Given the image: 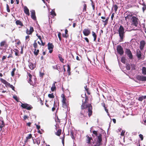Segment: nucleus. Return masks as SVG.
<instances>
[{
    "label": "nucleus",
    "instance_id": "nucleus-3",
    "mask_svg": "<svg viewBox=\"0 0 146 146\" xmlns=\"http://www.w3.org/2000/svg\"><path fill=\"white\" fill-rule=\"evenodd\" d=\"M118 32L120 37V40L121 41H122L123 39L125 37L124 29L122 26H120L118 29Z\"/></svg>",
    "mask_w": 146,
    "mask_h": 146
},
{
    "label": "nucleus",
    "instance_id": "nucleus-17",
    "mask_svg": "<svg viewBox=\"0 0 146 146\" xmlns=\"http://www.w3.org/2000/svg\"><path fill=\"white\" fill-rule=\"evenodd\" d=\"M33 138L32 137V135L31 134H29L27 137H26L25 140V143H27L29 141V140L31 139V138Z\"/></svg>",
    "mask_w": 146,
    "mask_h": 146
},
{
    "label": "nucleus",
    "instance_id": "nucleus-48",
    "mask_svg": "<svg viewBox=\"0 0 146 146\" xmlns=\"http://www.w3.org/2000/svg\"><path fill=\"white\" fill-rule=\"evenodd\" d=\"M29 117L26 115H24V117H23V119H24V120H25L26 119H27Z\"/></svg>",
    "mask_w": 146,
    "mask_h": 146
},
{
    "label": "nucleus",
    "instance_id": "nucleus-53",
    "mask_svg": "<svg viewBox=\"0 0 146 146\" xmlns=\"http://www.w3.org/2000/svg\"><path fill=\"white\" fill-rule=\"evenodd\" d=\"M19 53V51L17 50H16V51L15 52V54L16 56H17Z\"/></svg>",
    "mask_w": 146,
    "mask_h": 146
},
{
    "label": "nucleus",
    "instance_id": "nucleus-2",
    "mask_svg": "<svg viewBox=\"0 0 146 146\" xmlns=\"http://www.w3.org/2000/svg\"><path fill=\"white\" fill-rule=\"evenodd\" d=\"M81 109L82 110L80 113V117H82L84 115V113L85 111V110L87 109L88 110V115L90 117L92 113V107L90 104L86 105L85 103H83L81 106Z\"/></svg>",
    "mask_w": 146,
    "mask_h": 146
},
{
    "label": "nucleus",
    "instance_id": "nucleus-14",
    "mask_svg": "<svg viewBox=\"0 0 146 146\" xmlns=\"http://www.w3.org/2000/svg\"><path fill=\"white\" fill-rule=\"evenodd\" d=\"M31 16L33 20H35L36 19V17L35 16V10H32L31 11Z\"/></svg>",
    "mask_w": 146,
    "mask_h": 146
},
{
    "label": "nucleus",
    "instance_id": "nucleus-9",
    "mask_svg": "<svg viewBox=\"0 0 146 146\" xmlns=\"http://www.w3.org/2000/svg\"><path fill=\"white\" fill-rule=\"evenodd\" d=\"M21 106L23 108L26 109L28 110H30L32 108V107L31 106L26 104H22Z\"/></svg>",
    "mask_w": 146,
    "mask_h": 146
},
{
    "label": "nucleus",
    "instance_id": "nucleus-43",
    "mask_svg": "<svg viewBox=\"0 0 146 146\" xmlns=\"http://www.w3.org/2000/svg\"><path fill=\"white\" fill-rule=\"evenodd\" d=\"M86 4H84V8L83 9V11H86Z\"/></svg>",
    "mask_w": 146,
    "mask_h": 146
},
{
    "label": "nucleus",
    "instance_id": "nucleus-22",
    "mask_svg": "<svg viewBox=\"0 0 146 146\" xmlns=\"http://www.w3.org/2000/svg\"><path fill=\"white\" fill-rule=\"evenodd\" d=\"M32 139L33 141V143L34 144L36 143L37 145H39L40 143V140L39 139H37L35 141H34L33 138H32Z\"/></svg>",
    "mask_w": 146,
    "mask_h": 146
},
{
    "label": "nucleus",
    "instance_id": "nucleus-18",
    "mask_svg": "<svg viewBox=\"0 0 146 146\" xmlns=\"http://www.w3.org/2000/svg\"><path fill=\"white\" fill-rule=\"evenodd\" d=\"M0 80L1 82L2 83L5 84L6 86H7L8 85H9V83L7 82L5 80L3 79L2 78H1Z\"/></svg>",
    "mask_w": 146,
    "mask_h": 146
},
{
    "label": "nucleus",
    "instance_id": "nucleus-32",
    "mask_svg": "<svg viewBox=\"0 0 146 146\" xmlns=\"http://www.w3.org/2000/svg\"><path fill=\"white\" fill-rule=\"evenodd\" d=\"M39 52V50L38 49L37 50H36V49H35L34 50V54L36 56H37Z\"/></svg>",
    "mask_w": 146,
    "mask_h": 146
},
{
    "label": "nucleus",
    "instance_id": "nucleus-45",
    "mask_svg": "<svg viewBox=\"0 0 146 146\" xmlns=\"http://www.w3.org/2000/svg\"><path fill=\"white\" fill-rule=\"evenodd\" d=\"M7 86L10 87L13 90H14V87L12 85L10 84L9 83V85H8Z\"/></svg>",
    "mask_w": 146,
    "mask_h": 146
},
{
    "label": "nucleus",
    "instance_id": "nucleus-42",
    "mask_svg": "<svg viewBox=\"0 0 146 146\" xmlns=\"http://www.w3.org/2000/svg\"><path fill=\"white\" fill-rule=\"evenodd\" d=\"M67 66H68V69H67V71L69 73V75L70 74V66H69V65H68Z\"/></svg>",
    "mask_w": 146,
    "mask_h": 146
},
{
    "label": "nucleus",
    "instance_id": "nucleus-49",
    "mask_svg": "<svg viewBox=\"0 0 146 146\" xmlns=\"http://www.w3.org/2000/svg\"><path fill=\"white\" fill-rule=\"evenodd\" d=\"M139 137L141 138V140L143 139V135L141 134H140L139 135Z\"/></svg>",
    "mask_w": 146,
    "mask_h": 146
},
{
    "label": "nucleus",
    "instance_id": "nucleus-64",
    "mask_svg": "<svg viewBox=\"0 0 146 146\" xmlns=\"http://www.w3.org/2000/svg\"><path fill=\"white\" fill-rule=\"evenodd\" d=\"M31 124V123L29 122L27 123V125L29 126H30Z\"/></svg>",
    "mask_w": 146,
    "mask_h": 146
},
{
    "label": "nucleus",
    "instance_id": "nucleus-30",
    "mask_svg": "<svg viewBox=\"0 0 146 146\" xmlns=\"http://www.w3.org/2000/svg\"><path fill=\"white\" fill-rule=\"evenodd\" d=\"M52 67L53 69H56L59 71V72H60V70H59V69H60V66H59L56 65L54 66H53Z\"/></svg>",
    "mask_w": 146,
    "mask_h": 146
},
{
    "label": "nucleus",
    "instance_id": "nucleus-57",
    "mask_svg": "<svg viewBox=\"0 0 146 146\" xmlns=\"http://www.w3.org/2000/svg\"><path fill=\"white\" fill-rule=\"evenodd\" d=\"M85 40H86V41L88 42V43L89 42V40L88 38L87 37H85L84 38Z\"/></svg>",
    "mask_w": 146,
    "mask_h": 146
},
{
    "label": "nucleus",
    "instance_id": "nucleus-62",
    "mask_svg": "<svg viewBox=\"0 0 146 146\" xmlns=\"http://www.w3.org/2000/svg\"><path fill=\"white\" fill-rule=\"evenodd\" d=\"M84 88L85 89V90L87 91L88 90V89L87 88V86L86 85L85 86H84Z\"/></svg>",
    "mask_w": 146,
    "mask_h": 146
},
{
    "label": "nucleus",
    "instance_id": "nucleus-11",
    "mask_svg": "<svg viewBox=\"0 0 146 146\" xmlns=\"http://www.w3.org/2000/svg\"><path fill=\"white\" fill-rule=\"evenodd\" d=\"M125 52L127 55L129 57V58L131 59L133 58V56L131 51L129 49H126Z\"/></svg>",
    "mask_w": 146,
    "mask_h": 146
},
{
    "label": "nucleus",
    "instance_id": "nucleus-60",
    "mask_svg": "<svg viewBox=\"0 0 146 146\" xmlns=\"http://www.w3.org/2000/svg\"><path fill=\"white\" fill-rule=\"evenodd\" d=\"M38 38L40 40L41 42H42V40H41V37L40 36H38Z\"/></svg>",
    "mask_w": 146,
    "mask_h": 146
},
{
    "label": "nucleus",
    "instance_id": "nucleus-27",
    "mask_svg": "<svg viewBox=\"0 0 146 146\" xmlns=\"http://www.w3.org/2000/svg\"><path fill=\"white\" fill-rule=\"evenodd\" d=\"M146 99V96H141L139 98L138 100L139 101H142L143 99Z\"/></svg>",
    "mask_w": 146,
    "mask_h": 146
},
{
    "label": "nucleus",
    "instance_id": "nucleus-34",
    "mask_svg": "<svg viewBox=\"0 0 146 146\" xmlns=\"http://www.w3.org/2000/svg\"><path fill=\"white\" fill-rule=\"evenodd\" d=\"M125 57H123L122 58H121V62L123 63H125Z\"/></svg>",
    "mask_w": 146,
    "mask_h": 146
},
{
    "label": "nucleus",
    "instance_id": "nucleus-24",
    "mask_svg": "<svg viewBox=\"0 0 146 146\" xmlns=\"http://www.w3.org/2000/svg\"><path fill=\"white\" fill-rule=\"evenodd\" d=\"M6 45V42L5 41L1 42L0 43V46L1 47H5Z\"/></svg>",
    "mask_w": 146,
    "mask_h": 146
},
{
    "label": "nucleus",
    "instance_id": "nucleus-44",
    "mask_svg": "<svg viewBox=\"0 0 146 146\" xmlns=\"http://www.w3.org/2000/svg\"><path fill=\"white\" fill-rule=\"evenodd\" d=\"M113 8L115 10V11L116 12L118 9V7L116 5H115L113 6Z\"/></svg>",
    "mask_w": 146,
    "mask_h": 146
},
{
    "label": "nucleus",
    "instance_id": "nucleus-8",
    "mask_svg": "<svg viewBox=\"0 0 146 146\" xmlns=\"http://www.w3.org/2000/svg\"><path fill=\"white\" fill-rule=\"evenodd\" d=\"M84 35L86 36L90 35L91 33L90 30L89 28H86L84 29L83 31Z\"/></svg>",
    "mask_w": 146,
    "mask_h": 146
},
{
    "label": "nucleus",
    "instance_id": "nucleus-52",
    "mask_svg": "<svg viewBox=\"0 0 146 146\" xmlns=\"http://www.w3.org/2000/svg\"><path fill=\"white\" fill-rule=\"evenodd\" d=\"M29 36L27 35V36H26L25 37L26 40H27V41H29Z\"/></svg>",
    "mask_w": 146,
    "mask_h": 146
},
{
    "label": "nucleus",
    "instance_id": "nucleus-28",
    "mask_svg": "<svg viewBox=\"0 0 146 146\" xmlns=\"http://www.w3.org/2000/svg\"><path fill=\"white\" fill-rule=\"evenodd\" d=\"M29 31L30 32L29 33H28L29 32H28V31H27V33H28V34L29 35L31 34L34 31V29L33 27H30Z\"/></svg>",
    "mask_w": 146,
    "mask_h": 146
},
{
    "label": "nucleus",
    "instance_id": "nucleus-21",
    "mask_svg": "<svg viewBox=\"0 0 146 146\" xmlns=\"http://www.w3.org/2000/svg\"><path fill=\"white\" fill-rule=\"evenodd\" d=\"M24 11L25 13L27 15L29 16L30 15V13L29 12V10L27 7L25 6L24 7Z\"/></svg>",
    "mask_w": 146,
    "mask_h": 146
},
{
    "label": "nucleus",
    "instance_id": "nucleus-29",
    "mask_svg": "<svg viewBox=\"0 0 146 146\" xmlns=\"http://www.w3.org/2000/svg\"><path fill=\"white\" fill-rule=\"evenodd\" d=\"M92 35L94 38V41H96V39L97 35L94 31H92Z\"/></svg>",
    "mask_w": 146,
    "mask_h": 146
},
{
    "label": "nucleus",
    "instance_id": "nucleus-19",
    "mask_svg": "<svg viewBox=\"0 0 146 146\" xmlns=\"http://www.w3.org/2000/svg\"><path fill=\"white\" fill-rule=\"evenodd\" d=\"M0 80L1 82L2 83L5 84L6 86H7L8 85H9V83L7 82L5 80L3 79L2 78H1Z\"/></svg>",
    "mask_w": 146,
    "mask_h": 146
},
{
    "label": "nucleus",
    "instance_id": "nucleus-6",
    "mask_svg": "<svg viewBox=\"0 0 146 146\" xmlns=\"http://www.w3.org/2000/svg\"><path fill=\"white\" fill-rule=\"evenodd\" d=\"M131 25L137 27L138 24V21L139 19L135 17H133L131 19Z\"/></svg>",
    "mask_w": 146,
    "mask_h": 146
},
{
    "label": "nucleus",
    "instance_id": "nucleus-56",
    "mask_svg": "<svg viewBox=\"0 0 146 146\" xmlns=\"http://www.w3.org/2000/svg\"><path fill=\"white\" fill-rule=\"evenodd\" d=\"M13 98L16 101H17V97L16 96H13Z\"/></svg>",
    "mask_w": 146,
    "mask_h": 146
},
{
    "label": "nucleus",
    "instance_id": "nucleus-33",
    "mask_svg": "<svg viewBox=\"0 0 146 146\" xmlns=\"http://www.w3.org/2000/svg\"><path fill=\"white\" fill-rule=\"evenodd\" d=\"M58 58H59L60 60L62 62H63L64 60V59L62 58L61 55L60 54H59L58 55Z\"/></svg>",
    "mask_w": 146,
    "mask_h": 146
},
{
    "label": "nucleus",
    "instance_id": "nucleus-61",
    "mask_svg": "<svg viewBox=\"0 0 146 146\" xmlns=\"http://www.w3.org/2000/svg\"><path fill=\"white\" fill-rule=\"evenodd\" d=\"M6 56H3L2 58V60H4V59H5L6 58Z\"/></svg>",
    "mask_w": 146,
    "mask_h": 146
},
{
    "label": "nucleus",
    "instance_id": "nucleus-23",
    "mask_svg": "<svg viewBox=\"0 0 146 146\" xmlns=\"http://www.w3.org/2000/svg\"><path fill=\"white\" fill-rule=\"evenodd\" d=\"M56 83V82H54V83L52 85V86L51 88V90L52 92L54 91L56 89V87H55V83Z\"/></svg>",
    "mask_w": 146,
    "mask_h": 146
},
{
    "label": "nucleus",
    "instance_id": "nucleus-5",
    "mask_svg": "<svg viewBox=\"0 0 146 146\" xmlns=\"http://www.w3.org/2000/svg\"><path fill=\"white\" fill-rule=\"evenodd\" d=\"M27 74L29 78L28 82L31 85H33L35 83L36 81L35 78H34L33 80L32 75L30 73H27Z\"/></svg>",
    "mask_w": 146,
    "mask_h": 146
},
{
    "label": "nucleus",
    "instance_id": "nucleus-7",
    "mask_svg": "<svg viewBox=\"0 0 146 146\" xmlns=\"http://www.w3.org/2000/svg\"><path fill=\"white\" fill-rule=\"evenodd\" d=\"M137 56L139 59H143L144 56L143 55H141V53L139 50H138L137 51Z\"/></svg>",
    "mask_w": 146,
    "mask_h": 146
},
{
    "label": "nucleus",
    "instance_id": "nucleus-58",
    "mask_svg": "<svg viewBox=\"0 0 146 146\" xmlns=\"http://www.w3.org/2000/svg\"><path fill=\"white\" fill-rule=\"evenodd\" d=\"M58 135L59 136L60 135V134H61V130H58Z\"/></svg>",
    "mask_w": 146,
    "mask_h": 146
},
{
    "label": "nucleus",
    "instance_id": "nucleus-63",
    "mask_svg": "<svg viewBox=\"0 0 146 146\" xmlns=\"http://www.w3.org/2000/svg\"><path fill=\"white\" fill-rule=\"evenodd\" d=\"M27 31H28V32H29L28 33H29L30 32V31L28 29H27L26 32V33L27 35H28V33H27Z\"/></svg>",
    "mask_w": 146,
    "mask_h": 146
},
{
    "label": "nucleus",
    "instance_id": "nucleus-12",
    "mask_svg": "<svg viewBox=\"0 0 146 146\" xmlns=\"http://www.w3.org/2000/svg\"><path fill=\"white\" fill-rule=\"evenodd\" d=\"M137 80L141 81H146V76L138 75L136 77Z\"/></svg>",
    "mask_w": 146,
    "mask_h": 146
},
{
    "label": "nucleus",
    "instance_id": "nucleus-20",
    "mask_svg": "<svg viewBox=\"0 0 146 146\" xmlns=\"http://www.w3.org/2000/svg\"><path fill=\"white\" fill-rule=\"evenodd\" d=\"M28 65L29 68L31 70L34 69L35 67V65L31 62H29Z\"/></svg>",
    "mask_w": 146,
    "mask_h": 146
},
{
    "label": "nucleus",
    "instance_id": "nucleus-55",
    "mask_svg": "<svg viewBox=\"0 0 146 146\" xmlns=\"http://www.w3.org/2000/svg\"><path fill=\"white\" fill-rule=\"evenodd\" d=\"M62 36L63 37L67 38L68 36L67 35V34H62Z\"/></svg>",
    "mask_w": 146,
    "mask_h": 146
},
{
    "label": "nucleus",
    "instance_id": "nucleus-1",
    "mask_svg": "<svg viewBox=\"0 0 146 146\" xmlns=\"http://www.w3.org/2000/svg\"><path fill=\"white\" fill-rule=\"evenodd\" d=\"M93 133L96 137L94 139V141L90 143V140L92 139V137H90L88 135H86L87 145L88 146H99L102 144V135L100 133L98 134L97 131H93Z\"/></svg>",
    "mask_w": 146,
    "mask_h": 146
},
{
    "label": "nucleus",
    "instance_id": "nucleus-47",
    "mask_svg": "<svg viewBox=\"0 0 146 146\" xmlns=\"http://www.w3.org/2000/svg\"><path fill=\"white\" fill-rule=\"evenodd\" d=\"M61 33H59L58 34V36L59 38V39L60 41L61 40Z\"/></svg>",
    "mask_w": 146,
    "mask_h": 146
},
{
    "label": "nucleus",
    "instance_id": "nucleus-25",
    "mask_svg": "<svg viewBox=\"0 0 146 146\" xmlns=\"http://www.w3.org/2000/svg\"><path fill=\"white\" fill-rule=\"evenodd\" d=\"M133 17H132L131 15L129 14L127 15V16L125 17V19L126 21H127V20H129L130 19H132Z\"/></svg>",
    "mask_w": 146,
    "mask_h": 146
},
{
    "label": "nucleus",
    "instance_id": "nucleus-16",
    "mask_svg": "<svg viewBox=\"0 0 146 146\" xmlns=\"http://www.w3.org/2000/svg\"><path fill=\"white\" fill-rule=\"evenodd\" d=\"M4 126V121L3 118L1 117H0V129H1Z\"/></svg>",
    "mask_w": 146,
    "mask_h": 146
},
{
    "label": "nucleus",
    "instance_id": "nucleus-26",
    "mask_svg": "<svg viewBox=\"0 0 146 146\" xmlns=\"http://www.w3.org/2000/svg\"><path fill=\"white\" fill-rule=\"evenodd\" d=\"M142 73L145 75H146V67H143L141 69Z\"/></svg>",
    "mask_w": 146,
    "mask_h": 146
},
{
    "label": "nucleus",
    "instance_id": "nucleus-59",
    "mask_svg": "<svg viewBox=\"0 0 146 146\" xmlns=\"http://www.w3.org/2000/svg\"><path fill=\"white\" fill-rule=\"evenodd\" d=\"M114 13H113L111 15V19H112V20H113V18L114 17Z\"/></svg>",
    "mask_w": 146,
    "mask_h": 146
},
{
    "label": "nucleus",
    "instance_id": "nucleus-46",
    "mask_svg": "<svg viewBox=\"0 0 146 146\" xmlns=\"http://www.w3.org/2000/svg\"><path fill=\"white\" fill-rule=\"evenodd\" d=\"M6 6L7 11L8 12H10L9 7L7 4Z\"/></svg>",
    "mask_w": 146,
    "mask_h": 146
},
{
    "label": "nucleus",
    "instance_id": "nucleus-51",
    "mask_svg": "<svg viewBox=\"0 0 146 146\" xmlns=\"http://www.w3.org/2000/svg\"><path fill=\"white\" fill-rule=\"evenodd\" d=\"M125 131L124 130H122L121 132V136H123L125 133Z\"/></svg>",
    "mask_w": 146,
    "mask_h": 146
},
{
    "label": "nucleus",
    "instance_id": "nucleus-15",
    "mask_svg": "<svg viewBox=\"0 0 146 146\" xmlns=\"http://www.w3.org/2000/svg\"><path fill=\"white\" fill-rule=\"evenodd\" d=\"M145 44V42L144 41L142 40L141 41L140 45V48L141 50H142Z\"/></svg>",
    "mask_w": 146,
    "mask_h": 146
},
{
    "label": "nucleus",
    "instance_id": "nucleus-10",
    "mask_svg": "<svg viewBox=\"0 0 146 146\" xmlns=\"http://www.w3.org/2000/svg\"><path fill=\"white\" fill-rule=\"evenodd\" d=\"M117 50L118 53L121 55L123 54L124 53V51L121 46H118L117 48Z\"/></svg>",
    "mask_w": 146,
    "mask_h": 146
},
{
    "label": "nucleus",
    "instance_id": "nucleus-13",
    "mask_svg": "<svg viewBox=\"0 0 146 146\" xmlns=\"http://www.w3.org/2000/svg\"><path fill=\"white\" fill-rule=\"evenodd\" d=\"M48 49L49 50V52L51 53L52 52L54 46L52 43L49 42L48 44Z\"/></svg>",
    "mask_w": 146,
    "mask_h": 146
},
{
    "label": "nucleus",
    "instance_id": "nucleus-39",
    "mask_svg": "<svg viewBox=\"0 0 146 146\" xmlns=\"http://www.w3.org/2000/svg\"><path fill=\"white\" fill-rule=\"evenodd\" d=\"M50 14L52 15L53 16H55L56 15V14L55 12L53 10H52V11L50 12Z\"/></svg>",
    "mask_w": 146,
    "mask_h": 146
},
{
    "label": "nucleus",
    "instance_id": "nucleus-4",
    "mask_svg": "<svg viewBox=\"0 0 146 146\" xmlns=\"http://www.w3.org/2000/svg\"><path fill=\"white\" fill-rule=\"evenodd\" d=\"M61 97L62 98V107L64 108H66L67 107L68 104L66 102L67 100L65 97V96L64 94H62L61 95Z\"/></svg>",
    "mask_w": 146,
    "mask_h": 146
},
{
    "label": "nucleus",
    "instance_id": "nucleus-41",
    "mask_svg": "<svg viewBox=\"0 0 146 146\" xmlns=\"http://www.w3.org/2000/svg\"><path fill=\"white\" fill-rule=\"evenodd\" d=\"M131 68L133 70H135L136 68V65L134 64H132L131 65Z\"/></svg>",
    "mask_w": 146,
    "mask_h": 146
},
{
    "label": "nucleus",
    "instance_id": "nucleus-31",
    "mask_svg": "<svg viewBox=\"0 0 146 146\" xmlns=\"http://www.w3.org/2000/svg\"><path fill=\"white\" fill-rule=\"evenodd\" d=\"M16 23L17 25H19L21 26H23V24L21 21L19 20H17L16 21Z\"/></svg>",
    "mask_w": 146,
    "mask_h": 146
},
{
    "label": "nucleus",
    "instance_id": "nucleus-36",
    "mask_svg": "<svg viewBox=\"0 0 146 146\" xmlns=\"http://www.w3.org/2000/svg\"><path fill=\"white\" fill-rule=\"evenodd\" d=\"M108 19H106L105 20V21H104V20H102V21L104 23V26H105L107 24V23H108Z\"/></svg>",
    "mask_w": 146,
    "mask_h": 146
},
{
    "label": "nucleus",
    "instance_id": "nucleus-54",
    "mask_svg": "<svg viewBox=\"0 0 146 146\" xmlns=\"http://www.w3.org/2000/svg\"><path fill=\"white\" fill-rule=\"evenodd\" d=\"M36 127V128L38 130H39L40 128V126L39 125H36V124H35Z\"/></svg>",
    "mask_w": 146,
    "mask_h": 146
},
{
    "label": "nucleus",
    "instance_id": "nucleus-38",
    "mask_svg": "<svg viewBox=\"0 0 146 146\" xmlns=\"http://www.w3.org/2000/svg\"><path fill=\"white\" fill-rule=\"evenodd\" d=\"M126 68L127 70H130L131 68L130 65L129 64H127L126 66Z\"/></svg>",
    "mask_w": 146,
    "mask_h": 146
},
{
    "label": "nucleus",
    "instance_id": "nucleus-50",
    "mask_svg": "<svg viewBox=\"0 0 146 146\" xmlns=\"http://www.w3.org/2000/svg\"><path fill=\"white\" fill-rule=\"evenodd\" d=\"M146 9V6L145 5H144L143 7H142V9L143 11V12H144L145 10Z\"/></svg>",
    "mask_w": 146,
    "mask_h": 146
},
{
    "label": "nucleus",
    "instance_id": "nucleus-37",
    "mask_svg": "<svg viewBox=\"0 0 146 146\" xmlns=\"http://www.w3.org/2000/svg\"><path fill=\"white\" fill-rule=\"evenodd\" d=\"M48 96V97L50 98H53L54 97V96L53 95V94H49Z\"/></svg>",
    "mask_w": 146,
    "mask_h": 146
},
{
    "label": "nucleus",
    "instance_id": "nucleus-40",
    "mask_svg": "<svg viewBox=\"0 0 146 146\" xmlns=\"http://www.w3.org/2000/svg\"><path fill=\"white\" fill-rule=\"evenodd\" d=\"M33 47L35 48V49H36L37 46V43L36 42V41H35L34 43L33 44Z\"/></svg>",
    "mask_w": 146,
    "mask_h": 146
},
{
    "label": "nucleus",
    "instance_id": "nucleus-35",
    "mask_svg": "<svg viewBox=\"0 0 146 146\" xmlns=\"http://www.w3.org/2000/svg\"><path fill=\"white\" fill-rule=\"evenodd\" d=\"M16 70V69L15 68H14L13 69L12 71L11 72V75L12 76H14V75L15 72Z\"/></svg>",
    "mask_w": 146,
    "mask_h": 146
}]
</instances>
